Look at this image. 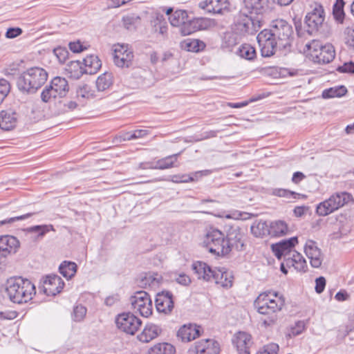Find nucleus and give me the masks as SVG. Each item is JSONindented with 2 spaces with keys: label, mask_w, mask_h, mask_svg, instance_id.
Returning a JSON list of instances; mask_svg holds the SVG:
<instances>
[{
  "label": "nucleus",
  "mask_w": 354,
  "mask_h": 354,
  "mask_svg": "<svg viewBox=\"0 0 354 354\" xmlns=\"http://www.w3.org/2000/svg\"><path fill=\"white\" fill-rule=\"evenodd\" d=\"M257 39L263 57H270L277 50H279L278 41H276V39L269 29H264L261 31L258 34Z\"/></svg>",
  "instance_id": "obj_10"
},
{
  "label": "nucleus",
  "mask_w": 354,
  "mask_h": 354,
  "mask_svg": "<svg viewBox=\"0 0 354 354\" xmlns=\"http://www.w3.org/2000/svg\"><path fill=\"white\" fill-rule=\"evenodd\" d=\"M220 345L213 339H204L197 341L189 349V354H219Z\"/></svg>",
  "instance_id": "obj_13"
},
{
  "label": "nucleus",
  "mask_w": 354,
  "mask_h": 354,
  "mask_svg": "<svg viewBox=\"0 0 354 354\" xmlns=\"http://www.w3.org/2000/svg\"><path fill=\"white\" fill-rule=\"evenodd\" d=\"M67 71L71 74V76L75 79H79L82 75L85 73L84 68H82L80 62L73 61L67 66Z\"/></svg>",
  "instance_id": "obj_42"
},
{
  "label": "nucleus",
  "mask_w": 354,
  "mask_h": 354,
  "mask_svg": "<svg viewBox=\"0 0 354 354\" xmlns=\"http://www.w3.org/2000/svg\"><path fill=\"white\" fill-rule=\"evenodd\" d=\"M173 295L170 292L158 293L156 299V307L158 312L170 313L174 308Z\"/></svg>",
  "instance_id": "obj_23"
},
{
  "label": "nucleus",
  "mask_w": 354,
  "mask_h": 354,
  "mask_svg": "<svg viewBox=\"0 0 354 354\" xmlns=\"http://www.w3.org/2000/svg\"><path fill=\"white\" fill-rule=\"evenodd\" d=\"M32 214H33L32 213H28V214L21 215V216H15V217H12V218H8V219L1 221L0 226L5 225V224L12 223L15 221L26 219V218L30 217Z\"/></svg>",
  "instance_id": "obj_53"
},
{
  "label": "nucleus",
  "mask_w": 354,
  "mask_h": 354,
  "mask_svg": "<svg viewBox=\"0 0 354 354\" xmlns=\"http://www.w3.org/2000/svg\"><path fill=\"white\" fill-rule=\"evenodd\" d=\"M6 292L13 303H27L35 295V287L28 279L21 277L10 278L7 281Z\"/></svg>",
  "instance_id": "obj_3"
},
{
  "label": "nucleus",
  "mask_w": 354,
  "mask_h": 354,
  "mask_svg": "<svg viewBox=\"0 0 354 354\" xmlns=\"http://www.w3.org/2000/svg\"><path fill=\"white\" fill-rule=\"evenodd\" d=\"M306 48L314 62L328 64L335 58V49L330 44L322 45L319 41L313 40L310 43L306 44Z\"/></svg>",
  "instance_id": "obj_7"
},
{
  "label": "nucleus",
  "mask_w": 354,
  "mask_h": 354,
  "mask_svg": "<svg viewBox=\"0 0 354 354\" xmlns=\"http://www.w3.org/2000/svg\"><path fill=\"white\" fill-rule=\"evenodd\" d=\"M316 212L319 216H326L334 212L330 203L327 200L320 203L316 209Z\"/></svg>",
  "instance_id": "obj_48"
},
{
  "label": "nucleus",
  "mask_w": 354,
  "mask_h": 354,
  "mask_svg": "<svg viewBox=\"0 0 354 354\" xmlns=\"http://www.w3.org/2000/svg\"><path fill=\"white\" fill-rule=\"evenodd\" d=\"M349 295L345 290H341L335 296V298L338 301H346L349 299Z\"/></svg>",
  "instance_id": "obj_62"
},
{
  "label": "nucleus",
  "mask_w": 354,
  "mask_h": 354,
  "mask_svg": "<svg viewBox=\"0 0 354 354\" xmlns=\"http://www.w3.org/2000/svg\"><path fill=\"white\" fill-rule=\"evenodd\" d=\"M286 266L294 267L299 272H306L308 270V265L304 257L295 250L292 251L290 257L284 259Z\"/></svg>",
  "instance_id": "obj_25"
},
{
  "label": "nucleus",
  "mask_w": 354,
  "mask_h": 354,
  "mask_svg": "<svg viewBox=\"0 0 354 354\" xmlns=\"http://www.w3.org/2000/svg\"><path fill=\"white\" fill-rule=\"evenodd\" d=\"M270 235L279 236L287 234L288 228L287 224L282 221H275L270 224Z\"/></svg>",
  "instance_id": "obj_34"
},
{
  "label": "nucleus",
  "mask_w": 354,
  "mask_h": 354,
  "mask_svg": "<svg viewBox=\"0 0 354 354\" xmlns=\"http://www.w3.org/2000/svg\"><path fill=\"white\" fill-rule=\"evenodd\" d=\"M295 26L298 37H302L308 35V32L306 31L307 27L306 25L304 27H303L301 21L300 19H295Z\"/></svg>",
  "instance_id": "obj_52"
},
{
  "label": "nucleus",
  "mask_w": 354,
  "mask_h": 354,
  "mask_svg": "<svg viewBox=\"0 0 354 354\" xmlns=\"http://www.w3.org/2000/svg\"><path fill=\"white\" fill-rule=\"evenodd\" d=\"M199 28L198 20L190 19L189 17H187V20H185L183 24L180 27V32L183 35H188L198 30Z\"/></svg>",
  "instance_id": "obj_36"
},
{
  "label": "nucleus",
  "mask_w": 354,
  "mask_h": 354,
  "mask_svg": "<svg viewBox=\"0 0 354 354\" xmlns=\"http://www.w3.org/2000/svg\"><path fill=\"white\" fill-rule=\"evenodd\" d=\"M216 284L221 285L223 288H230L233 283V276L231 272L223 268H215L214 273L212 279Z\"/></svg>",
  "instance_id": "obj_26"
},
{
  "label": "nucleus",
  "mask_w": 354,
  "mask_h": 354,
  "mask_svg": "<svg viewBox=\"0 0 354 354\" xmlns=\"http://www.w3.org/2000/svg\"><path fill=\"white\" fill-rule=\"evenodd\" d=\"M297 243V238L292 237L272 245V250L278 259L283 256L284 259L292 254L291 249Z\"/></svg>",
  "instance_id": "obj_18"
},
{
  "label": "nucleus",
  "mask_w": 354,
  "mask_h": 354,
  "mask_svg": "<svg viewBox=\"0 0 354 354\" xmlns=\"http://www.w3.org/2000/svg\"><path fill=\"white\" fill-rule=\"evenodd\" d=\"M237 44V34L232 31L225 32L223 36V46L230 48Z\"/></svg>",
  "instance_id": "obj_47"
},
{
  "label": "nucleus",
  "mask_w": 354,
  "mask_h": 354,
  "mask_svg": "<svg viewBox=\"0 0 354 354\" xmlns=\"http://www.w3.org/2000/svg\"><path fill=\"white\" fill-rule=\"evenodd\" d=\"M133 53L127 45L117 44L114 48L113 62L120 68L129 67L131 65Z\"/></svg>",
  "instance_id": "obj_14"
},
{
  "label": "nucleus",
  "mask_w": 354,
  "mask_h": 354,
  "mask_svg": "<svg viewBox=\"0 0 354 354\" xmlns=\"http://www.w3.org/2000/svg\"><path fill=\"white\" fill-rule=\"evenodd\" d=\"M203 245L212 254L225 256L229 254V245L225 246V235L217 229H210L203 239Z\"/></svg>",
  "instance_id": "obj_6"
},
{
  "label": "nucleus",
  "mask_w": 354,
  "mask_h": 354,
  "mask_svg": "<svg viewBox=\"0 0 354 354\" xmlns=\"http://www.w3.org/2000/svg\"><path fill=\"white\" fill-rule=\"evenodd\" d=\"M20 246L19 241L11 235L0 236V254L6 257L17 252Z\"/></svg>",
  "instance_id": "obj_20"
},
{
  "label": "nucleus",
  "mask_w": 354,
  "mask_h": 354,
  "mask_svg": "<svg viewBox=\"0 0 354 354\" xmlns=\"http://www.w3.org/2000/svg\"><path fill=\"white\" fill-rule=\"evenodd\" d=\"M285 299L279 293L274 292L260 294L255 299L254 305L259 313L268 315L263 319V324L268 326L273 325L277 320V313L279 312L284 306Z\"/></svg>",
  "instance_id": "obj_1"
},
{
  "label": "nucleus",
  "mask_w": 354,
  "mask_h": 354,
  "mask_svg": "<svg viewBox=\"0 0 354 354\" xmlns=\"http://www.w3.org/2000/svg\"><path fill=\"white\" fill-rule=\"evenodd\" d=\"M233 344L238 354H250V348L253 344L252 336L245 332H239L233 339Z\"/></svg>",
  "instance_id": "obj_22"
},
{
  "label": "nucleus",
  "mask_w": 354,
  "mask_h": 354,
  "mask_svg": "<svg viewBox=\"0 0 354 354\" xmlns=\"http://www.w3.org/2000/svg\"><path fill=\"white\" fill-rule=\"evenodd\" d=\"M84 72L86 74L96 73L101 68L102 64L99 58L95 55H89L84 59Z\"/></svg>",
  "instance_id": "obj_31"
},
{
  "label": "nucleus",
  "mask_w": 354,
  "mask_h": 354,
  "mask_svg": "<svg viewBox=\"0 0 354 354\" xmlns=\"http://www.w3.org/2000/svg\"><path fill=\"white\" fill-rule=\"evenodd\" d=\"M69 91L68 81L61 77H54L49 86H47L41 93L44 102H49L57 97H64Z\"/></svg>",
  "instance_id": "obj_8"
},
{
  "label": "nucleus",
  "mask_w": 354,
  "mask_h": 354,
  "mask_svg": "<svg viewBox=\"0 0 354 354\" xmlns=\"http://www.w3.org/2000/svg\"><path fill=\"white\" fill-rule=\"evenodd\" d=\"M180 46L185 50L197 53L203 50L206 45L198 39H187L181 42Z\"/></svg>",
  "instance_id": "obj_32"
},
{
  "label": "nucleus",
  "mask_w": 354,
  "mask_h": 354,
  "mask_svg": "<svg viewBox=\"0 0 354 354\" xmlns=\"http://www.w3.org/2000/svg\"><path fill=\"white\" fill-rule=\"evenodd\" d=\"M113 84V76L110 73H104L96 80L97 92H102L109 88Z\"/></svg>",
  "instance_id": "obj_37"
},
{
  "label": "nucleus",
  "mask_w": 354,
  "mask_h": 354,
  "mask_svg": "<svg viewBox=\"0 0 354 354\" xmlns=\"http://www.w3.org/2000/svg\"><path fill=\"white\" fill-rule=\"evenodd\" d=\"M64 282L60 277L56 274L46 276L42 281L41 288L48 296H54L63 289Z\"/></svg>",
  "instance_id": "obj_16"
},
{
  "label": "nucleus",
  "mask_w": 354,
  "mask_h": 354,
  "mask_svg": "<svg viewBox=\"0 0 354 354\" xmlns=\"http://www.w3.org/2000/svg\"><path fill=\"white\" fill-rule=\"evenodd\" d=\"M263 18L253 16L241 10L234 15L232 30L239 36L254 35L262 27Z\"/></svg>",
  "instance_id": "obj_4"
},
{
  "label": "nucleus",
  "mask_w": 354,
  "mask_h": 354,
  "mask_svg": "<svg viewBox=\"0 0 354 354\" xmlns=\"http://www.w3.org/2000/svg\"><path fill=\"white\" fill-rule=\"evenodd\" d=\"M236 53L241 57L248 60H252L256 56V50L254 48L248 44H244L241 45L239 48Z\"/></svg>",
  "instance_id": "obj_41"
},
{
  "label": "nucleus",
  "mask_w": 354,
  "mask_h": 354,
  "mask_svg": "<svg viewBox=\"0 0 354 354\" xmlns=\"http://www.w3.org/2000/svg\"><path fill=\"white\" fill-rule=\"evenodd\" d=\"M176 349L169 343H159L151 347L148 354H175Z\"/></svg>",
  "instance_id": "obj_35"
},
{
  "label": "nucleus",
  "mask_w": 354,
  "mask_h": 354,
  "mask_svg": "<svg viewBox=\"0 0 354 354\" xmlns=\"http://www.w3.org/2000/svg\"><path fill=\"white\" fill-rule=\"evenodd\" d=\"M351 199V194L347 192H341L332 195L327 201L333 209L335 211L347 204Z\"/></svg>",
  "instance_id": "obj_30"
},
{
  "label": "nucleus",
  "mask_w": 354,
  "mask_h": 354,
  "mask_svg": "<svg viewBox=\"0 0 354 354\" xmlns=\"http://www.w3.org/2000/svg\"><path fill=\"white\" fill-rule=\"evenodd\" d=\"M17 113L12 111H2L0 112V128L10 131L13 129L17 124Z\"/></svg>",
  "instance_id": "obj_29"
},
{
  "label": "nucleus",
  "mask_w": 354,
  "mask_h": 354,
  "mask_svg": "<svg viewBox=\"0 0 354 354\" xmlns=\"http://www.w3.org/2000/svg\"><path fill=\"white\" fill-rule=\"evenodd\" d=\"M337 71L339 73H354V63L348 62L344 63L342 66H339L337 67Z\"/></svg>",
  "instance_id": "obj_55"
},
{
  "label": "nucleus",
  "mask_w": 354,
  "mask_h": 354,
  "mask_svg": "<svg viewBox=\"0 0 354 354\" xmlns=\"http://www.w3.org/2000/svg\"><path fill=\"white\" fill-rule=\"evenodd\" d=\"M69 48L73 53H80L84 50V48L80 41L71 42L69 44Z\"/></svg>",
  "instance_id": "obj_63"
},
{
  "label": "nucleus",
  "mask_w": 354,
  "mask_h": 354,
  "mask_svg": "<svg viewBox=\"0 0 354 354\" xmlns=\"http://www.w3.org/2000/svg\"><path fill=\"white\" fill-rule=\"evenodd\" d=\"M187 12L185 10H179L172 13L169 19L171 26L180 28L187 20Z\"/></svg>",
  "instance_id": "obj_40"
},
{
  "label": "nucleus",
  "mask_w": 354,
  "mask_h": 354,
  "mask_svg": "<svg viewBox=\"0 0 354 354\" xmlns=\"http://www.w3.org/2000/svg\"><path fill=\"white\" fill-rule=\"evenodd\" d=\"M131 308L141 316L148 317L152 313V301L149 295L145 291L137 292L130 297Z\"/></svg>",
  "instance_id": "obj_9"
},
{
  "label": "nucleus",
  "mask_w": 354,
  "mask_h": 354,
  "mask_svg": "<svg viewBox=\"0 0 354 354\" xmlns=\"http://www.w3.org/2000/svg\"><path fill=\"white\" fill-rule=\"evenodd\" d=\"M304 252L313 268H319L322 266L324 256L317 242L308 240L304 245Z\"/></svg>",
  "instance_id": "obj_15"
},
{
  "label": "nucleus",
  "mask_w": 354,
  "mask_h": 354,
  "mask_svg": "<svg viewBox=\"0 0 354 354\" xmlns=\"http://www.w3.org/2000/svg\"><path fill=\"white\" fill-rule=\"evenodd\" d=\"M194 179L192 177L187 175H174L171 176V181L176 183H188L192 181Z\"/></svg>",
  "instance_id": "obj_56"
},
{
  "label": "nucleus",
  "mask_w": 354,
  "mask_h": 354,
  "mask_svg": "<svg viewBox=\"0 0 354 354\" xmlns=\"http://www.w3.org/2000/svg\"><path fill=\"white\" fill-rule=\"evenodd\" d=\"M243 234L241 230L236 227H231L225 236V246L229 245V253L235 250L241 251L244 250Z\"/></svg>",
  "instance_id": "obj_17"
},
{
  "label": "nucleus",
  "mask_w": 354,
  "mask_h": 354,
  "mask_svg": "<svg viewBox=\"0 0 354 354\" xmlns=\"http://www.w3.org/2000/svg\"><path fill=\"white\" fill-rule=\"evenodd\" d=\"M178 338L183 342H190L200 336V326L196 324H185L177 333Z\"/></svg>",
  "instance_id": "obj_24"
},
{
  "label": "nucleus",
  "mask_w": 354,
  "mask_h": 354,
  "mask_svg": "<svg viewBox=\"0 0 354 354\" xmlns=\"http://www.w3.org/2000/svg\"><path fill=\"white\" fill-rule=\"evenodd\" d=\"M10 91V85L5 79H0V104Z\"/></svg>",
  "instance_id": "obj_49"
},
{
  "label": "nucleus",
  "mask_w": 354,
  "mask_h": 354,
  "mask_svg": "<svg viewBox=\"0 0 354 354\" xmlns=\"http://www.w3.org/2000/svg\"><path fill=\"white\" fill-rule=\"evenodd\" d=\"M161 331V328L156 324H147L142 332L138 335V339L142 342L147 343L156 338Z\"/></svg>",
  "instance_id": "obj_28"
},
{
  "label": "nucleus",
  "mask_w": 354,
  "mask_h": 354,
  "mask_svg": "<svg viewBox=\"0 0 354 354\" xmlns=\"http://www.w3.org/2000/svg\"><path fill=\"white\" fill-rule=\"evenodd\" d=\"M324 19V11L320 5L316 6L311 12H308L305 18L308 35H313L316 33L322 26Z\"/></svg>",
  "instance_id": "obj_12"
},
{
  "label": "nucleus",
  "mask_w": 354,
  "mask_h": 354,
  "mask_svg": "<svg viewBox=\"0 0 354 354\" xmlns=\"http://www.w3.org/2000/svg\"><path fill=\"white\" fill-rule=\"evenodd\" d=\"M179 153H176L171 156H169L165 158L159 160L155 165L156 169H165L175 167L174 161H176L177 157Z\"/></svg>",
  "instance_id": "obj_44"
},
{
  "label": "nucleus",
  "mask_w": 354,
  "mask_h": 354,
  "mask_svg": "<svg viewBox=\"0 0 354 354\" xmlns=\"http://www.w3.org/2000/svg\"><path fill=\"white\" fill-rule=\"evenodd\" d=\"M55 55L57 57L60 62H64L67 57L68 52L62 48H57L54 50Z\"/></svg>",
  "instance_id": "obj_58"
},
{
  "label": "nucleus",
  "mask_w": 354,
  "mask_h": 354,
  "mask_svg": "<svg viewBox=\"0 0 354 354\" xmlns=\"http://www.w3.org/2000/svg\"><path fill=\"white\" fill-rule=\"evenodd\" d=\"M22 32V30L19 28H10L8 29L6 36L8 38H15L19 35Z\"/></svg>",
  "instance_id": "obj_60"
},
{
  "label": "nucleus",
  "mask_w": 354,
  "mask_h": 354,
  "mask_svg": "<svg viewBox=\"0 0 354 354\" xmlns=\"http://www.w3.org/2000/svg\"><path fill=\"white\" fill-rule=\"evenodd\" d=\"M192 269L198 279H203L206 281H212L214 269H212L207 263L196 261L192 264Z\"/></svg>",
  "instance_id": "obj_27"
},
{
  "label": "nucleus",
  "mask_w": 354,
  "mask_h": 354,
  "mask_svg": "<svg viewBox=\"0 0 354 354\" xmlns=\"http://www.w3.org/2000/svg\"><path fill=\"white\" fill-rule=\"evenodd\" d=\"M346 93V88L344 86H340L324 90L322 93V97L324 98L339 97L344 95Z\"/></svg>",
  "instance_id": "obj_43"
},
{
  "label": "nucleus",
  "mask_w": 354,
  "mask_h": 354,
  "mask_svg": "<svg viewBox=\"0 0 354 354\" xmlns=\"http://www.w3.org/2000/svg\"><path fill=\"white\" fill-rule=\"evenodd\" d=\"M77 97H81L82 98L86 99H93L98 97L99 95L95 93V91H93L88 85L84 84L77 90Z\"/></svg>",
  "instance_id": "obj_45"
},
{
  "label": "nucleus",
  "mask_w": 354,
  "mask_h": 354,
  "mask_svg": "<svg viewBox=\"0 0 354 354\" xmlns=\"http://www.w3.org/2000/svg\"><path fill=\"white\" fill-rule=\"evenodd\" d=\"M315 291L320 294L322 293L326 286V279L324 277H319L315 280Z\"/></svg>",
  "instance_id": "obj_57"
},
{
  "label": "nucleus",
  "mask_w": 354,
  "mask_h": 354,
  "mask_svg": "<svg viewBox=\"0 0 354 354\" xmlns=\"http://www.w3.org/2000/svg\"><path fill=\"white\" fill-rule=\"evenodd\" d=\"M86 314V308L82 306H77L73 309V319L75 322H81Z\"/></svg>",
  "instance_id": "obj_50"
},
{
  "label": "nucleus",
  "mask_w": 354,
  "mask_h": 354,
  "mask_svg": "<svg viewBox=\"0 0 354 354\" xmlns=\"http://www.w3.org/2000/svg\"><path fill=\"white\" fill-rule=\"evenodd\" d=\"M59 272L66 279H71L76 273L77 265L74 262L64 261L59 267Z\"/></svg>",
  "instance_id": "obj_39"
},
{
  "label": "nucleus",
  "mask_w": 354,
  "mask_h": 354,
  "mask_svg": "<svg viewBox=\"0 0 354 354\" xmlns=\"http://www.w3.org/2000/svg\"><path fill=\"white\" fill-rule=\"evenodd\" d=\"M176 281L181 285L187 286L191 283V279L187 274H180L176 278Z\"/></svg>",
  "instance_id": "obj_61"
},
{
  "label": "nucleus",
  "mask_w": 354,
  "mask_h": 354,
  "mask_svg": "<svg viewBox=\"0 0 354 354\" xmlns=\"http://www.w3.org/2000/svg\"><path fill=\"white\" fill-rule=\"evenodd\" d=\"M27 230L30 232H38L39 236H43L49 231V228L48 225H35L28 228Z\"/></svg>",
  "instance_id": "obj_54"
},
{
  "label": "nucleus",
  "mask_w": 354,
  "mask_h": 354,
  "mask_svg": "<svg viewBox=\"0 0 354 354\" xmlns=\"http://www.w3.org/2000/svg\"><path fill=\"white\" fill-rule=\"evenodd\" d=\"M115 324L121 331L133 335L140 328L142 322L131 313H123L117 316Z\"/></svg>",
  "instance_id": "obj_11"
},
{
  "label": "nucleus",
  "mask_w": 354,
  "mask_h": 354,
  "mask_svg": "<svg viewBox=\"0 0 354 354\" xmlns=\"http://www.w3.org/2000/svg\"><path fill=\"white\" fill-rule=\"evenodd\" d=\"M279 346L274 343H270L265 345L262 350L257 352V354H278Z\"/></svg>",
  "instance_id": "obj_51"
},
{
  "label": "nucleus",
  "mask_w": 354,
  "mask_h": 354,
  "mask_svg": "<svg viewBox=\"0 0 354 354\" xmlns=\"http://www.w3.org/2000/svg\"><path fill=\"white\" fill-rule=\"evenodd\" d=\"M269 30L278 41L279 50L289 51L294 32L292 25L284 19H278L272 21Z\"/></svg>",
  "instance_id": "obj_5"
},
{
  "label": "nucleus",
  "mask_w": 354,
  "mask_h": 354,
  "mask_svg": "<svg viewBox=\"0 0 354 354\" xmlns=\"http://www.w3.org/2000/svg\"><path fill=\"white\" fill-rule=\"evenodd\" d=\"M306 178L305 175L300 171H296L293 174L292 181L297 184Z\"/></svg>",
  "instance_id": "obj_64"
},
{
  "label": "nucleus",
  "mask_w": 354,
  "mask_h": 354,
  "mask_svg": "<svg viewBox=\"0 0 354 354\" xmlns=\"http://www.w3.org/2000/svg\"><path fill=\"white\" fill-rule=\"evenodd\" d=\"M344 0H336L333 6V14L335 19L339 22H342L344 17Z\"/></svg>",
  "instance_id": "obj_46"
},
{
  "label": "nucleus",
  "mask_w": 354,
  "mask_h": 354,
  "mask_svg": "<svg viewBox=\"0 0 354 354\" xmlns=\"http://www.w3.org/2000/svg\"><path fill=\"white\" fill-rule=\"evenodd\" d=\"M346 44L354 49V29H348L346 31Z\"/></svg>",
  "instance_id": "obj_59"
},
{
  "label": "nucleus",
  "mask_w": 354,
  "mask_h": 354,
  "mask_svg": "<svg viewBox=\"0 0 354 354\" xmlns=\"http://www.w3.org/2000/svg\"><path fill=\"white\" fill-rule=\"evenodd\" d=\"M48 79V73L42 68L32 67L20 73L17 79L18 89L24 94H33Z\"/></svg>",
  "instance_id": "obj_2"
},
{
  "label": "nucleus",
  "mask_w": 354,
  "mask_h": 354,
  "mask_svg": "<svg viewBox=\"0 0 354 354\" xmlns=\"http://www.w3.org/2000/svg\"><path fill=\"white\" fill-rule=\"evenodd\" d=\"M228 0H205L199 3V7L209 13L223 14L229 10Z\"/></svg>",
  "instance_id": "obj_19"
},
{
  "label": "nucleus",
  "mask_w": 354,
  "mask_h": 354,
  "mask_svg": "<svg viewBox=\"0 0 354 354\" xmlns=\"http://www.w3.org/2000/svg\"><path fill=\"white\" fill-rule=\"evenodd\" d=\"M270 225L265 221H257L251 226V232L257 237L270 235Z\"/></svg>",
  "instance_id": "obj_33"
},
{
  "label": "nucleus",
  "mask_w": 354,
  "mask_h": 354,
  "mask_svg": "<svg viewBox=\"0 0 354 354\" xmlns=\"http://www.w3.org/2000/svg\"><path fill=\"white\" fill-rule=\"evenodd\" d=\"M268 0H243L245 12L253 16L262 15L268 8Z\"/></svg>",
  "instance_id": "obj_21"
},
{
  "label": "nucleus",
  "mask_w": 354,
  "mask_h": 354,
  "mask_svg": "<svg viewBox=\"0 0 354 354\" xmlns=\"http://www.w3.org/2000/svg\"><path fill=\"white\" fill-rule=\"evenodd\" d=\"M151 23L152 29L154 33L162 36L163 38L167 37V24L162 17H157Z\"/></svg>",
  "instance_id": "obj_38"
}]
</instances>
